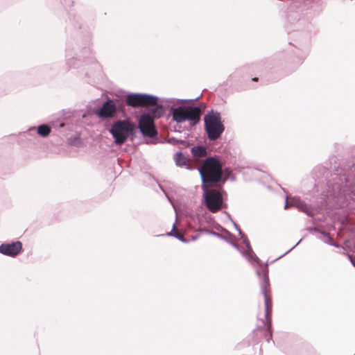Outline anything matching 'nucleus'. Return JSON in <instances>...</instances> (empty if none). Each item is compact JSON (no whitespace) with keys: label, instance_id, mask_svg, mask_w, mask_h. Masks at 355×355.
Segmentation results:
<instances>
[{"label":"nucleus","instance_id":"obj_1","mask_svg":"<svg viewBox=\"0 0 355 355\" xmlns=\"http://www.w3.org/2000/svg\"><path fill=\"white\" fill-rule=\"evenodd\" d=\"M199 172L202 186H213L223 179V163L218 157H209L202 162Z\"/></svg>","mask_w":355,"mask_h":355},{"label":"nucleus","instance_id":"obj_2","mask_svg":"<svg viewBox=\"0 0 355 355\" xmlns=\"http://www.w3.org/2000/svg\"><path fill=\"white\" fill-rule=\"evenodd\" d=\"M204 121L208 139L211 141L219 139L225 130L220 113L209 112L205 116Z\"/></svg>","mask_w":355,"mask_h":355},{"label":"nucleus","instance_id":"obj_3","mask_svg":"<svg viewBox=\"0 0 355 355\" xmlns=\"http://www.w3.org/2000/svg\"><path fill=\"white\" fill-rule=\"evenodd\" d=\"M134 130V123L129 120H123L114 123L110 132L114 139L115 144L122 145L133 134Z\"/></svg>","mask_w":355,"mask_h":355},{"label":"nucleus","instance_id":"obj_4","mask_svg":"<svg viewBox=\"0 0 355 355\" xmlns=\"http://www.w3.org/2000/svg\"><path fill=\"white\" fill-rule=\"evenodd\" d=\"M202 111L201 107H178L173 111V119L178 123L190 121L196 124L200 121Z\"/></svg>","mask_w":355,"mask_h":355},{"label":"nucleus","instance_id":"obj_5","mask_svg":"<svg viewBox=\"0 0 355 355\" xmlns=\"http://www.w3.org/2000/svg\"><path fill=\"white\" fill-rule=\"evenodd\" d=\"M258 275L261 276L262 282H261V289L262 293L264 295L265 299V309H266V320L267 323V327L269 332V335L271 337L272 333L270 331L271 328V313H272V300L270 296V283L268 271L266 270H263L261 273L258 271Z\"/></svg>","mask_w":355,"mask_h":355},{"label":"nucleus","instance_id":"obj_6","mask_svg":"<svg viewBox=\"0 0 355 355\" xmlns=\"http://www.w3.org/2000/svg\"><path fill=\"white\" fill-rule=\"evenodd\" d=\"M211 186H202L205 194V205L212 213L220 211L223 205L221 193L215 189H209Z\"/></svg>","mask_w":355,"mask_h":355},{"label":"nucleus","instance_id":"obj_7","mask_svg":"<svg viewBox=\"0 0 355 355\" xmlns=\"http://www.w3.org/2000/svg\"><path fill=\"white\" fill-rule=\"evenodd\" d=\"M126 103L132 107H148L155 105L157 103V98L145 94H130L126 96Z\"/></svg>","mask_w":355,"mask_h":355},{"label":"nucleus","instance_id":"obj_8","mask_svg":"<svg viewBox=\"0 0 355 355\" xmlns=\"http://www.w3.org/2000/svg\"><path fill=\"white\" fill-rule=\"evenodd\" d=\"M138 127L145 137L153 138L157 135L154 117L149 114H143L139 119Z\"/></svg>","mask_w":355,"mask_h":355},{"label":"nucleus","instance_id":"obj_9","mask_svg":"<svg viewBox=\"0 0 355 355\" xmlns=\"http://www.w3.org/2000/svg\"><path fill=\"white\" fill-rule=\"evenodd\" d=\"M116 113V106L112 100L105 101L103 106L96 112V115L102 119L112 118Z\"/></svg>","mask_w":355,"mask_h":355},{"label":"nucleus","instance_id":"obj_10","mask_svg":"<svg viewBox=\"0 0 355 355\" xmlns=\"http://www.w3.org/2000/svg\"><path fill=\"white\" fill-rule=\"evenodd\" d=\"M22 250V244L20 241L11 243H3L0 245V252L6 256L15 257Z\"/></svg>","mask_w":355,"mask_h":355},{"label":"nucleus","instance_id":"obj_11","mask_svg":"<svg viewBox=\"0 0 355 355\" xmlns=\"http://www.w3.org/2000/svg\"><path fill=\"white\" fill-rule=\"evenodd\" d=\"M175 161L176 164L180 166H185L190 168V160L185 157L182 153H178L175 155Z\"/></svg>","mask_w":355,"mask_h":355},{"label":"nucleus","instance_id":"obj_12","mask_svg":"<svg viewBox=\"0 0 355 355\" xmlns=\"http://www.w3.org/2000/svg\"><path fill=\"white\" fill-rule=\"evenodd\" d=\"M191 153L193 157L196 158H200L206 156L207 150L206 148L201 146H198L192 148Z\"/></svg>","mask_w":355,"mask_h":355},{"label":"nucleus","instance_id":"obj_13","mask_svg":"<svg viewBox=\"0 0 355 355\" xmlns=\"http://www.w3.org/2000/svg\"><path fill=\"white\" fill-rule=\"evenodd\" d=\"M50 132L51 128L47 125H41L37 128V133L42 137L48 136Z\"/></svg>","mask_w":355,"mask_h":355},{"label":"nucleus","instance_id":"obj_14","mask_svg":"<svg viewBox=\"0 0 355 355\" xmlns=\"http://www.w3.org/2000/svg\"><path fill=\"white\" fill-rule=\"evenodd\" d=\"M153 107L151 110V112L153 114L155 118H159L163 114V108L162 105H157V103L155 105H153Z\"/></svg>","mask_w":355,"mask_h":355},{"label":"nucleus","instance_id":"obj_15","mask_svg":"<svg viewBox=\"0 0 355 355\" xmlns=\"http://www.w3.org/2000/svg\"><path fill=\"white\" fill-rule=\"evenodd\" d=\"M170 235L174 236L182 241H185L184 239V235L177 230L175 225H173L172 232L170 233Z\"/></svg>","mask_w":355,"mask_h":355},{"label":"nucleus","instance_id":"obj_16","mask_svg":"<svg viewBox=\"0 0 355 355\" xmlns=\"http://www.w3.org/2000/svg\"><path fill=\"white\" fill-rule=\"evenodd\" d=\"M252 81L257 82L258 81V78H252Z\"/></svg>","mask_w":355,"mask_h":355}]
</instances>
